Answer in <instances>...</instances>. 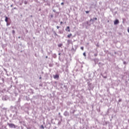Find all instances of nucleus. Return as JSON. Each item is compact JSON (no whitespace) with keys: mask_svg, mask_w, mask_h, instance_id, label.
<instances>
[{"mask_svg":"<svg viewBox=\"0 0 129 129\" xmlns=\"http://www.w3.org/2000/svg\"><path fill=\"white\" fill-rule=\"evenodd\" d=\"M52 56H53V58H56V57H57V55H56V54H53V55H52Z\"/></svg>","mask_w":129,"mask_h":129,"instance_id":"7","label":"nucleus"},{"mask_svg":"<svg viewBox=\"0 0 129 129\" xmlns=\"http://www.w3.org/2000/svg\"><path fill=\"white\" fill-rule=\"evenodd\" d=\"M97 20V18H94L93 19H90V22H94V21H96Z\"/></svg>","mask_w":129,"mask_h":129,"instance_id":"4","label":"nucleus"},{"mask_svg":"<svg viewBox=\"0 0 129 129\" xmlns=\"http://www.w3.org/2000/svg\"><path fill=\"white\" fill-rule=\"evenodd\" d=\"M62 46H63V44H59L58 45V47H62Z\"/></svg>","mask_w":129,"mask_h":129,"instance_id":"8","label":"nucleus"},{"mask_svg":"<svg viewBox=\"0 0 129 129\" xmlns=\"http://www.w3.org/2000/svg\"><path fill=\"white\" fill-rule=\"evenodd\" d=\"M128 122H129V120H128Z\"/></svg>","mask_w":129,"mask_h":129,"instance_id":"27","label":"nucleus"},{"mask_svg":"<svg viewBox=\"0 0 129 129\" xmlns=\"http://www.w3.org/2000/svg\"><path fill=\"white\" fill-rule=\"evenodd\" d=\"M60 24H63V22H60Z\"/></svg>","mask_w":129,"mask_h":129,"instance_id":"20","label":"nucleus"},{"mask_svg":"<svg viewBox=\"0 0 129 129\" xmlns=\"http://www.w3.org/2000/svg\"><path fill=\"white\" fill-rule=\"evenodd\" d=\"M118 24H119V21H118V20H115V21L114 22V25H117Z\"/></svg>","mask_w":129,"mask_h":129,"instance_id":"2","label":"nucleus"},{"mask_svg":"<svg viewBox=\"0 0 129 129\" xmlns=\"http://www.w3.org/2000/svg\"><path fill=\"white\" fill-rule=\"evenodd\" d=\"M53 78H54V79H58V78H59V75H54Z\"/></svg>","mask_w":129,"mask_h":129,"instance_id":"3","label":"nucleus"},{"mask_svg":"<svg viewBox=\"0 0 129 129\" xmlns=\"http://www.w3.org/2000/svg\"><path fill=\"white\" fill-rule=\"evenodd\" d=\"M59 114H60V113H59Z\"/></svg>","mask_w":129,"mask_h":129,"instance_id":"26","label":"nucleus"},{"mask_svg":"<svg viewBox=\"0 0 129 129\" xmlns=\"http://www.w3.org/2000/svg\"><path fill=\"white\" fill-rule=\"evenodd\" d=\"M83 55H84V57H86V53L85 52L83 53Z\"/></svg>","mask_w":129,"mask_h":129,"instance_id":"10","label":"nucleus"},{"mask_svg":"<svg viewBox=\"0 0 129 129\" xmlns=\"http://www.w3.org/2000/svg\"><path fill=\"white\" fill-rule=\"evenodd\" d=\"M18 38H19V39H20L21 37H19Z\"/></svg>","mask_w":129,"mask_h":129,"instance_id":"24","label":"nucleus"},{"mask_svg":"<svg viewBox=\"0 0 129 129\" xmlns=\"http://www.w3.org/2000/svg\"><path fill=\"white\" fill-rule=\"evenodd\" d=\"M40 127L41 128L44 129V126L43 125H41Z\"/></svg>","mask_w":129,"mask_h":129,"instance_id":"11","label":"nucleus"},{"mask_svg":"<svg viewBox=\"0 0 129 129\" xmlns=\"http://www.w3.org/2000/svg\"><path fill=\"white\" fill-rule=\"evenodd\" d=\"M81 50H82L83 51V50H84V47H81Z\"/></svg>","mask_w":129,"mask_h":129,"instance_id":"13","label":"nucleus"},{"mask_svg":"<svg viewBox=\"0 0 129 129\" xmlns=\"http://www.w3.org/2000/svg\"><path fill=\"white\" fill-rule=\"evenodd\" d=\"M45 58L47 59V58H48V56H45Z\"/></svg>","mask_w":129,"mask_h":129,"instance_id":"19","label":"nucleus"},{"mask_svg":"<svg viewBox=\"0 0 129 129\" xmlns=\"http://www.w3.org/2000/svg\"><path fill=\"white\" fill-rule=\"evenodd\" d=\"M94 56H97V54L95 53V54H94Z\"/></svg>","mask_w":129,"mask_h":129,"instance_id":"18","label":"nucleus"},{"mask_svg":"<svg viewBox=\"0 0 129 129\" xmlns=\"http://www.w3.org/2000/svg\"><path fill=\"white\" fill-rule=\"evenodd\" d=\"M72 36V34H70L68 35V38H70V37Z\"/></svg>","mask_w":129,"mask_h":129,"instance_id":"9","label":"nucleus"},{"mask_svg":"<svg viewBox=\"0 0 129 129\" xmlns=\"http://www.w3.org/2000/svg\"><path fill=\"white\" fill-rule=\"evenodd\" d=\"M58 55H61V53H58Z\"/></svg>","mask_w":129,"mask_h":129,"instance_id":"21","label":"nucleus"},{"mask_svg":"<svg viewBox=\"0 0 129 129\" xmlns=\"http://www.w3.org/2000/svg\"><path fill=\"white\" fill-rule=\"evenodd\" d=\"M8 20H9L8 17L5 16V22H6V23H8Z\"/></svg>","mask_w":129,"mask_h":129,"instance_id":"6","label":"nucleus"},{"mask_svg":"<svg viewBox=\"0 0 129 129\" xmlns=\"http://www.w3.org/2000/svg\"><path fill=\"white\" fill-rule=\"evenodd\" d=\"M41 77H40V78H39V79H41Z\"/></svg>","mask_w":129,"mask_h":129,"instance_id":"25","label":"nucleus"},{"mask_svg":"<svg viewBox=\"0 0 129 129\" xmlns=\"http://www.w3.org/2000/svg\"><path fill=\"white\" fill-rule=\"evenodd\" d=\"M63 5H64V3H61V6H63Z\"/></svg>","mask_w":129,"mask_h":129,"instance_id":"16","label":"nucleus"},{"mask_svg":"<svg viewBox=\"0 0 129 129\" xmlns=\"http://www.w3.org/2000/svg\"><path fill=\"white\" fill-rule=\"evenodd\" d=\"M8 125H9V127H10L11 128H16V127H17V126H16L15 124L13 123H8Z\"/></svg>","mask_w":129,"mask_h":129,"instance_id":"1","label":"nucleus"},{"mask_svg":"<svg viewBox=\"0 0 129 129\" xmlns=\"http://www.w3.org/2000/svg\"><path fill=\"white\" fill-rule=\"evenodd\" d=\"M59 27L58 26H56V28H57V29H59Z\"/></svg>","mask_w":129,"mask_h":129,"instance_id":"17","label":"nucleus"},{"mask_svg":"<svg viewBox=\"0 0 129 129\" xmlns=\"http://www.w3.org/2000/svg\"><path fill=\"white\" fill-rule=\"evenodd\" d=\"M66 30L68 31V32H70V27L68 26L67 28L66 29Z\"/></svg>","mask_w":129,"mask_h":129,"instance_id":"5","label":"nucleus"},{"mask_svg":"<svg viewBox=\"0 0 129 129\" xmlns=\"http://www.w3.org/2000/svg\"><path fill=\"white\" fill-rule=\"evenodd\" d=\"M24 4L25 5H27V4H28V2L27 1H25Z\"/></svg>","mask_w":129,"mask_h":129,"instance_id":"12","label":"nucleus"},{"mask_svg":"<svg viewBox=\"0 0 129 129\" xmlns=\"http://www.w3.org/2000/svg\"><path fill=\"white\" fill-rule=\"evenodd\" d=\"M51 18H53V15H51Z\"/></svg>","mask_w":129,"mask_h":129,"instance_id":"22","label":"nucleus"},{"mask_svg":"<svg viewBox=\"0 0 129 129\" xmlns=\"http://www.w3.org/2000/svg\"><path fill=\"white\" fill-rule=\"evenodd\" d=\"M15 30H13L12 31V34H15Z\"/></svg>","mask_w":129,"mask_h":129,"instance_id":"14","label":"nucleus"},{"mask_svg":"<svg viewBox=\"0 0 129 129\" xmlns=\"http://www.w3.org/2000/svg\"><path fill=\"white\" fill-rule=\"evenodd\" d=\"M87 25H88V21L87 22Z\"/></svg>","mask_w":129,"mask_h":129,"instance_id":"23","label":"nucleus"},{"mask_svg":"<svg viewBox=\"0 0 129 129\" xmlns=\"http://www.w3.org/2000/svg\"><path fill=\"white\" fill-rule=\"evenodd\" d=\"M89 11H86V14H89Z\"/></svg>","mask_w":129,"mask_h":129,"instance_id":"15","label":"nucleus"}]
</instances>
